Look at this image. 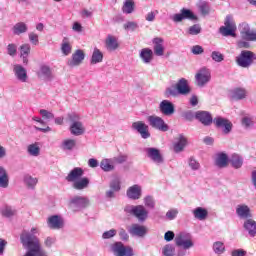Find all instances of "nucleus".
<instances>
[{"label": "nucleus", "instance_id": "nucleus-24", "mask_svg": "<svg viewBox=\"0 0 256 256\" xmlns=\"http://www.w3.org/2000/svg\"><path fill=\"white\" fill-rule=\"evenodd\" d=\"M83 173L81 167H76L68 173L65 179L68 183H74L83 177Z\"/></svg>", "mask_w": 256, "mask_h": 256}, {"label": "nucleus", "instance_id": "nucleus-61", "mask_svg": "<svg viewBox=\"0 0 256 256\" xmlns=\"http://www.w3.org/2000/svg\"><path fill=\"white\" fill-rule=\"evenodd\" d=\"M29 41L32 43V45H39V35H37L35 32H30L28 34Z\"/></svg>", "mask_w": 256, "mask_h": 256}, {"label": "nucleus", "instance_id": "nucleus-3", "mask_svg": "<svg viewBox=\"0 0 256 256\" xmlns=\"http://www.w3.org/2000/svg\"><path fill=\"white\" fill-rule=\"evenodd\" d=\"M256 61V54L251 50H242L236 57V63L238 67L243 69H249Z\"/></svg>", "mask_w": 256, "mask_h": 256}, {"label": "nucleus", "instance_id": "nucleus-6", "mask_svg": "<svg viewBox=\"0 0 256 256\" xmlns=\"http://www.w3.org/2000/svg\"><path fill=\"white\" fill-rule=\"evenodd\" d=\"M224 25L225 26H222L219 29L223 37H237V34H235L237 31V25L231 16H226Z\"/></svg>", "mask_w": 256, "mask_h": 256}, {"label": "nucleus", "instance_id": "nucleus-22", "mask_svg": "<svg viewBox=\"0 0 256 256\" xmlns=\"http://www.w3.org/2000/svg\"><path fill=\"white\" fill-rule=\"evenodd\" d=\"M47 225L49 229L59 230V229H63L64 221L61 216L53 215L47 219Z\"/></svg>", "mask_w": 256, "mask_h": 256}, {"label": "nucleus", "instance_id": "nucleus-10", "mask_svg": "<svg viewBox=\"0 0 256 256\" xmlns=\"http://www.w3.org/2000/svg\"><path fill=\"white\" fill-rule=\"evenodd\" d=\"M197 87H205L211 81V70L207 67H202L195 75Z\"/></svg>", "mask_w": 256, "mask_h": 256}, {"label": "nucleus", "instance_id": "nucleus-8", "mask_svg": "<svg viewBox=\"0 0 256 256\" xmlns=\"http://www.w3.org/2000/svg\"><path fill=\"white\" fill-rule=\"evenodd\" d=\"M144 153H146V157L150 159L152 163H155V165H163L165 162L161 150L155 147L144 148Z\"/></svg>", "mask_w": 256, "mask_h": 256}, {"label": "nucleus", "instance_id": "nucleus-64", "mask_svg": "<svg viewBox=\"0 0 256 256\" xmlns=\"http://www.w3.org/2000/svg\"><path fill=\"white\" fill-rule=\"evenodd\" d=\"M244 41H256V30H250L244 38Z\"/></svg>", "mask_w": 256, "mask_h": 256}, {"label": "nucleus", "instance_id": "nucleus-1", "mask_svg": "<svg viewBox=\"0 0 256 256\" xmlns=\"http://www.w3.org/2000/svg\"><path fill=\"white\" fill-rule=\"evenodd\" d=\"M39 233V229L32 228L29 232L24 231L20 240L25 249H28V252L24 256H47L45 250L41 249V244H39V239L35 235Z\"/></svg>", "mask_w": 256, "mask_h": 256}, {"label": "nucleus", "instance_id": "nucleus-16", "mask_svg": "<svg viewBox=\"0 0 256 256\" xmlns=\"http://www.w3.org/2000/svg\"><path fill=\"white\" fill-rule=\"evenodd\" d=\"M159 111L162 115L171 117V115H175V104L169 100H162L159 104Z\"/></svg>", "mask_w": 256, "mask_h": 256}, {"label": "nucleus", "instance_id": "nucleus-31", "mask_svg": "<svg viewBox=\"0 0 256 256\" xmlns=\"http://www.w3.org/2000/svg\"><path fill=\"white\" fill-rule=\"evenodd\" d=\"M140 59L145 63L146 65H149L151 61H153V50L150 48H144L140 51Z\"/></svg>", "mask_w": 256, "mask_h": 256}, {"label": "nucleus", "instance_id": "nucleus-35", "mask_svg": "<svg viewBox=\"0 0 256 256\" xmlns=\"http://www.w3.org/2000/svg\"><path fill=\"white\" fill-rule=\"evenodd\" d=\"M244 229L248 232L250 237H255L256 236V222L255 220L248 218L244 222Z\"/></svg>", "mask_w": 256, "mask_h": 256}, {"label": "nucleus", "instance_id": "nucleus-60", "mask_svg": "<svg viewBox=\"0 0 256 256\" xmlns=\"http://www.w3.org/2000/svg\"><path fill=\"white\" fill-rule=\"evenodd\" d=\"M115 235H117V230L110 229L108 231H105L102 234V239H113V237H115Z\"/></svg>", "mask_w": 256, "mask_h": 256}, {"label": "nucleus", "instance_id": "nucleus-62", "mask_svg": "<svg viewBox=\"0 0 256 256\" xmlns=\"http://www.w3.org/2000/svg\"><path fill=\"white\" fill-rule=\"evenodd\" d=\"M112 161L114 165L117 163L118 165H121L127 161V155H119L114 158H112Z\"/></svg>", "mask_w": 256, "mask_h": 256}, {"label": "nucleus", "instance_id": "nucleus-11", "mask_svg": "<svg viewBox=\"0 0 256 256\" xmlns=\"http://www.w3.org/2000/svg\"><path fill=\"white\" fill-rule=\"evenodd\" d=\"M147 121L150 127H152L153 129L162 131V133H166V131H169V125L165 123V120H163V118L157 115L148 116Z\"/></svg>", "mask_w": 256, "mask_h": 256}, {"label": "nucleus", "instance_id": "nucleus-28", "mask_svg": "<svg viewBox=\"0 0 256 256\" xmlns=\"http://www.w3.org/2000/svg\"><path fill=\"white\" fill-rule=\"evenodd\" d=\"M187 147V137L183 134H179L177 142L174 143V152L181 153Z\"/></svg>", "mask_w": 256, "mask_h": 256}, {"label": "nucleus", "instance_id": "nucleus-58", "mask_svg": "<svg viewBox=\"0 0 256 256\" xmlns=\"http://www.w3.org/2000/svg\"><path fill=\"white\" fill-rule=\"evenodd\" d=\"M211 59H213L216 63H221L225 59V56L219 51H213L211 53Z\"/></svg>", "mask_w": 256, "mask_h": 256}, {"label": "nucleus", "instance_id": "nucleus-40", "mask_svg": "<svg viewBox=\"0 0 256 256\" xmlns=\"http://www.w3.org/2000/svg\"><path fill=\"white\" fill-rule=\"evenodd\" d=\"M75 147H77V140L75 139L67 138L64 139L61 143V149L63 151H73Z\"/></svg>", "mask_w": 256, "mask_h": 256}, {"label": "nucleus", "instance_id": "nucleus-55", "mask_svg": "<svg viewBox=\"0 0 256 256\" xmlns=\"http://www.w3.org/2000/svg\"><path fill=\"white\" fill-rule=\"evenodd\" d=\"M143 201L145 207L148 209H155V198H153V196H145Z\"/></svg>", "mask_w": 256, "mask_h": 256}, {"label": "nucleus", "instance_id": "nucleus-15", "mask_svg": "<svg viewBox=\"0 0 256 256\" xmlns=\"http://www.w3.org/2000/svg\"><path fill=\"white\" fill-rule=\"evenodd\" d=\"M13 74L17 81L20 83H27V70L21 64H14L13 65Z\"/></svg>", "mask_w": 256, "mask_h": 256}, {"label": "nucleus", "instance_id": "nucleus-41", "mask_svg": "<svg viewBox=\"0 0 256 256\" xmlns=\"http://www.w3.org/2000/svg\"><path fill=\"white\" fill-rule=\"evenodd\" d=\"M97 63H103V52H101V50L98 48H94L90 59V64L97 65Z\"/></svg>", "mask_w": 256, "mask_h": 256}, {"label": "nucleus", "instance_id": "nucleus-32", "mask_svg": "<svg viewBox=\"0 0 256 256\" xmlns=\"http://www.w3.org/2000/svg\"><path fill=\"white\" fill-rule=\"evenodd\" d=\"M31 53V45L30 44H22L20 46V57L24 63V65H27L29 63V54Z\"/></svg>", "mask_w": 256, "mask_h": 256}, {"label": "nucleus", "instance_id": "nucleus-36", "mask_svg": "<svg viewBox=\"0 0 256 256\" xmlns=\"http://www.w3.org/2000/svg\"><path fill=\"white\" fill-rule=\"evenodd\" d=\"M105 43L108 51H116V49L119 48V42L117 41V38L113 35H108Z\"/></svg>", "mask_w": 256, "mask_h": 256}, {"label": "nucleus", "instance_id": "nucleus-44", "mask_svg": "<svg viewBox=\"0 0 256 256\" xmlns=\"http://www.w3.org/2000/svg\"><path fill=\"white\" fill-rule=\"evenodd\" d=\"M197 7L201 13V15H209V13H211V6H209V2H205V1H200L197 4Z\"/></svg>", "mask_w": 256, "mask_h": 256}, {"label": "nucleus", "instance_id": "nucleus-50", "mask_svg": "<svg viewBox=\"0 0 256 256\" xmlns=\"http://www.w3.org/2000/svg\"><path fill=\"white\" fill-rule=\"evenodd\" d=\"M109 189H112L116 193H119L121 191V179L114 178L109 183Z\"/></svg>", "mask_w": 256, "mask_h": 256}, {"label": "nucleus", "instance_id": "nucleus-42", "mask_svg": "<svg viewBox=\"0 0 256 256\" xmlns=\"http://www.w3.org/2000/svg\"><path fill=\"white\" fill-rule=\"evenodd\" d=\"M71 51H73V45H71V42L67 38H64L61 44V52L67 57L71 55Z\"/></svg>", "mask_w": 256, "mask_h": 256}, {"label": "nucleus", "instance_id": "nucleus-18", "mask_svg": "<svg viewBox=\"0 0 256 256\" xmlns=\"http://www.w3.org/2000/svg\"><path fill=\"white\" fill-rule=\"evenodd\" d=\"M236 215L239 219H246V221L253 217L251 208L246 204H238L236 206Z\"/></svg>", "mask_w": 256, "mask_h": 256}, {"label": "nucleus", "instance_id": "nucleus-30", "mask_svg": "<svg viewBox=\"0 0 256 256\" xmlns=\"http://www.w3.org/2000/svg\"><path fill=\"white\" fill-rule=\"evenodd\" d=\"M73 189H76V191H83V189H87L89 187V178L83 177L75 182H72Z\"/></svg>", "mask_w": 256, "mask_h": 256}, {"label": "nucleus", "instance_id": "nucleus-33", "mask_svg": "<svg viewBox=\"0 0 256 256\" xmlns=\"http://www.w3.org/2000/svg\"><path fill=\"white\" fill-rule=\"evenodd\" d=\"M39 75L45 80V81H53L54 75L53 70L49 66H41Z\"/></svg>", "mask_w": 256, "mask_h": 256}, {"label": "nucleus", "instance_id": "nucleus-21", "mask_svg": "<svg viewBox=\"0 0 256 256\" xmlns=\"http://www.w3.org/2000/svg\"><path fill=\"white\" fill-rule=\"evenodd\" d=\"M153 43V51L154 55L156 57H163L165 55V46H163V43H165V40L161 37H156L152 40Z\"/></svg>", "mask_w": 256, "mask_h": 256}, {"label": "nucleus", "instance_id": "nucleus-63", "mask_svg": "<svg viewBox=\"0 0 256 256\" xmlns=\"http://www.w3.org/2000/svg\"><path fill=\"white\" fill-rule=\"evenodd\" d=\"M138 27L139 25L136 22H127L124 24V29L128 31H135Z\"/></svg>", "mask_w": 256, "mask_h": 256}, {"label": "nucleus", "instance_id": "nucleus-52", "mask_svg": "<svg viewBox=\"0 0 256 256\" xmlns=\"http://www.w3.org/2000/svg\"><path fill=\"white\" fill-rule=\"evenodd\" d=\"M213 251L216 253V255H222V253H225V244L223 242H215L213 244Z\"/></svg>", "mask_w": 256, "mask_h": 256}, {"label": "nucleus", "instance_id": "nucleus-4", "mask_svg": "<svg viewBox=\"0 0 256 256\" xmlns=\"http://www.w3.org/2000/svg\"><path fill=\"white\" fill-rule=\"evenodd\" d=\"M68 207L73 213H79L89 207V199L83 196H73L68 202Z\"/></svg>", "mask_w": 256, "mask_h": 256}, {"label": "nucleus", "instance_id": "nucleus-12", "mask_svg": "<svg viewBox=\"0 0 256 256\" xmlns=\"http://www.w3.org/2000/svg\"><path fill=\"white\" fill-rule=\"evenodd\" d=\"M175 243L178 247H183V249H191V247L194 245L191 234L185 232H182L176 236Z\"/></svg>", "mask_w": 256, "mask_h": 256}, {"label": "nucleus", "instance_id": "nucleus-56", "mask_svg": "<svg viewBox=\"0 0 256 256\" xmlns=\"http://www.w3.org/2000/svg\"><path fill=\"white\" fill-rule=\"evenodd\" d=\"M188 35H199L201 33V25L194 24L190 26L187 30Z\"/></svg>", "mask_w": 256, "mask_h": 256}, {"label": "nucleus", "instance_id": "nucleus-37", "mask_svg": "<svg viewBox=\"0 0 256 256\" xmlns=\"http://www.w3.org/2000/svg\"><path fill=\"white\" fill-rule=\"evenodd\" d=\"M241 125L245 129H253L255 127V117L247 114L241 119Z\"/></svg>", "mask_w": 256, "mask_h": 256}, {"label": "nucleus", "instance_id": "nucleus-20", "mask_svg": "<svg viewBox=\"0 0 256 256\" xmlns=\"http://www.w3.org/2000/svg\"><path fill=\"white\" fill-rule=\"evenodd\" d=\"M128 233H130L132 237H145L147 235V227L141 224H132L128 228Z\"/></svg>", "mask_w": 256, "mask_h": 256}, {"label": "nucleus", "instance_id": "nucleus-23", "mask_svg": "<svg viewBox=\"0 0 256 256\" xmlns=\"http://www.w3.org/2000/svg\"><path fill=\"white\" fill-rule=\"evenodd\" d=\"M195 118L202 123L205 127H209L213 123V116L207 111H198L195 114Z\"/></svg>", "mask_w": 256, "mask_h": 256}, {"label": "nucleus", "instance_id": "nucleus-57", "mask_svg": "<svg viewBox=\"0 0 256 256\" xmlns=\"http://www.w3.org/2000/svg\"><path fill=\"white\" fill-rule=\"evenodd\" d=\"M3 217H13L15 215V210L11 206H6L1 209Z\"/></svg>", "mask_w": 256, "mask_h": 256}, {"label": "nucleus", "instance_id": "nucleus-27", "mask_svg": "<svg viewBox=\"0 0 256 256\" xmlns=\"http://www.w3.org/2000/svg\"><path fill=\"white\" fill-rule=\"evenodd\" d=\"M247 97V90L245 88H235L230 92V98L232 101H241Z\"/></svg>", "mask_w": 256, "mask_h": 256}, {"label": "nucleus", "instance_id": "nucleus-43", "mask_svg": "<svg viewBox=\"0 0 256 256\" xmlns=\"http://www.w3.org/2000/svg\"><path fill=\"white\" fill-rule=\"evenodd\" d=\"M27 153L31 155V157H39L41 153V148L38 143L30 144L27 147Z\"/></svg>", "mask_w": 256, "mask_h": 256}, {"label": "nucleus", "instance_id": "nucleus-34", "mask_svg": "<svg viewBox=\"0 0 256 256\" xmlns=\"http://www.w3.org/2000/svg\"><path fill=\"white\" fill-rule=\"evenodd\" d=\"M229 163V157L225 153H219L216 155L215 164L220 169L227 167Z\"/></svg>", "mask_w": 256, "mask_h": 256}, {"label": "nucleus", "instance_id": "nucleus-25", "mask_svg": "<svg viewBox=\"0 0 256 256\" xmlns=\"http://www.w3.org/2000/svg\"><path fill=\"white\" fill-rule=\"evenodd\" d=\"M176 89L178 90L179 95H189L191 93V88L187 83V79L181 78L177 84Z\"/></svg>", "mask_w": 256, "mask_h": 256}, {"label": "nucleus", "instance_id": "nucleus-7", "mask_svg": "<svg viewBox=\"0 0 256 256\" xmlns=\"http://www.w3.org/2000/svg\"><path fill=\"white\" fill-rule=\"evenodd\" d=\"M170 19L173 23H181L182 21H185V19L188 21H197V15L187 8H182L180 13L170 16Z\"/></svg>", "mask_w": 256, "mask_h": 256}, {"label": "nucleus", "instance_id": "nucleus-38", "mask_svg": "<svg viewBox=\"0 0 256 256\" xmlns=\"http://www.w3.org/2000/svg\"><path fill=\"white\" fill-rule=\"evenodd\" d=\"M27 31H29V27L25 22H17L12 28L14 35H23V33H27Z\"/></svg>", "mask_w": 256, "mask_h": 256}, {"label": "nucleus", "instance_id": "nucleus-2", "mask_svg": "<svg viewBox=\"0 0 256 256\" xmlns=\"http://www.w3.org/2000/svg\"><path fill=\"white\" fill-rule=\"evenodd\" d=\"M125 213H128L129 215H133L140 221V223H144V221H147L149 219V211L147 208H145L144 205H126L124 207Z\"/></svg>", "mask_w": 256, "mask_h": 256}, {"label": "nucleus", "instance_id": "nucleus-29", "mask_svg": "<svg viewBox=\"0 0 256 256\" xmlns=\"http://www.w3.org/2000/svg\"><path fill=\"white\" fill-rule=\"evenodd\" d=\"M9 187V173L5 167L0 166V189H7Z\"/></svg>", "mask_w": 256, "mask_h": 256}, {"label": "nucleus", "instance_id": "nucleus-51", "mask_svg": "<svg viewBox=\"0 0 256 256\" xmlns=\"http://www.w3.org/2000/svg\"><path fill=\"white\" fill-rule=\"evenodd\" d=\"M39 114L41 115L42 119H44V121H53V119H55V114L45 109H40Z\"/></svg>", "mask_w": 256, "mask_h": 256}, {"label": "nucleus", "instance_id": "nucleus-19", "mask_svg": "<svg viewBox=\"0 0 256 256\" xmlns=\"http://www.w3.org/2000/svg\"><path fill=\"white\" fill-rule=\"evenodd\" d=\"M132 129L138 131L142 139H149V137H151V133H149V126H147L143 121L134 122L132 124Z\"/></svg>", "mask_w": 256, "mask_h": 256}, {"label": "nucleus", "instance_id": "nucleus-49", "mask_svg": "<svg viewBox=\"0 0 256 256\" xmlns=\"http://www.w3.org/2000/svg\"><path fill=\"white\" fill-rule=\"evenodd\" d=\"M162 255L163 256H175V245H173V244H166L162 248Z\"/></svg>", "mask_w": 256, "mask_h": 256}, {"label": "nucleus", "instance_id": "nucleus-26", "mask_svg": "<svg viewBox=\"0 0 256 256\" xmlns=\"http://www.w3.org/2000/svg\"><path fill=\"white\" fill-rule=\"evenodd\" d=\"M192 215L195 219H198V221H205V219L209 217V211L203 207H196L194 210H192Z\"/></svg>", "mask_w": 256, "mask_h": 256}, {"label": "nucleus", "instance_id": "nucleus-39", "mask_svg": "<svg viewBox=\"0 0 256 256\" xmlns=\"http://www.w3.org/2000/svg\"><path fill=\"white\" fill-rule=\"evenodd\" d=\"M100 167L106 173H109L111 171H115V163L113 162V158H111V159H108V158L103 159L100 162Z\"/></svg>", "mask_w": 256, "mask_h": 256}, {"label": "nucleus", "instance_id": "nucleus-48", "mask_svg": "<svg viewBox=\"0 0 256 256\" xmlns=\"http://www.w3.org/2000/svg\"><path fill=\"white\" fill-rule=\"evenodd\" d=\"M240 35L242 39L246 38L251 32V26L248 23L244 22L239 25Z\"/></svg>", "mask_w": 256, "mask_h": 256}, {"label": "nucleus", "instance_id": "nucleus-13", "mask_svg": "<svg viewBox=\"0 0 256 256\" xmlns=\"http://www.w3.org/2000/svg\"><path fill=\"white\" fill-rule=\"evenodd\" d=\"M214 124L219 129H222V133H224V135H229V133H231V131L233 129V123H231V121H229L223 117L215 118Z\"/></svg>", "mask_w": 256, "mask_h": 256}, {"label": "nucleus", "instance_id": "nucleus-46", "mask_svg": "<svg viewBox=\"0 0 256 256\" xmlns=\"http://www.w3.org/2000/svg\"><path fill=\"white\" fill-rule=\"evenodd\" d=\"M24 183L29 189H35V186L37 185V183H39V180L32 177L31 175H26L24 177Z\"/></svg>", "mask_w": 256, "mask_h": 256}, {"label": "nucleus", "instance_id": "nucleus-9", "mask_svg": "<svg viewBox=\"0 0 256 256\" xmlns=\"http://www.w3.org/2000/svg\"><path fill=\"white\" fill-rule=\"evenodd\" d=\"M68 118L72 122L70 126L71 134L75 135L76 137L83 135L85 133V127H83V123L79 122V115L69 114Z\"/></svg>", "mask_w": 256, "mask_h": 256}, {"label": "nucleus", "instance_id": "nucleus-47", "mask_svg": "<svg viewBox=\"0 0 256 256\" xmlns=\"http://www.w3.org/2000/svg\"><path fill=\"white\" fill-rule=\"evenodd\" d=\"M230 163L234 169H241V167H243V158L239 155H233L230 159Z\"/></svg>", "mask_w": 256, "mask_h": 256}, {"label": "nucleus", "instance_id": "nucleus-14", "mask_svg": "<svg viewBox=\"0 0 256 256\" xmlns=\"http://www.w3.org/2000/svg\"><path fill=\"white\" fill-rule=\"evenodd\" d=\"M83 61H85V52L78 49L72 54L71 59L67 61V65L68 67H79Z\"/></svg>", "mask_w": 256, "mask_h": 256}, {"label": "nucleus", "instance_id": "nucleus-17", "mask_svg": "<svg viewBox=\"0 0 256 256\" xmlns=\"http://www.w3.org/2000/svg\"><path fill=\"white\" fill-rule=\"evenodd\" d=\"M126 195L128 199H131L132 201H137L141 199V196L143 195V189L140 185L134 184L127 189Z\"/></svg>", "mask_w": 256, "mask_h": 256}, {"label": "nucleus", "instance_id": "nucleus-53", "mask_svg": "<svg viewBox=\"0 0 256 256\" xmlns=\"http://www.w3.org/2000/svg\"><path fill=\"white\" fill-rule=\"evenodd\" d=\"M188 165L192 171H199V169H201V164L197 159H195V157H190L188 159Z\"/></svg>", "mask_w": 256, "mask_h": 256}, {"label": "nucleus", "instance_id": "nucleus-54", "mask_svg": "<svg viewBox=\"0 0 256 256\" xmlns=\"http://www.w3.org/2000/svg\"><path fill=\"white\" fill-rule=\"evenodd\" d=\"M164 95H165V97H177L179 95L177 86H171V87L166 88Z\"/></svg>", "mask_w": 256, "mask_h": 256}, {"label": "nucleus", "instance_id": "nucleus-45", "mask_svg": "<svg viewBox=\"0 0 256 256\" xmlns=\"http://www.w3.org/2000/svg\"><path fill=\"white\" fill-rule=\"evenodd\" d=\"M122 11L123 13H126V15L133 13V11H135V2H133V0H126L122 7Z\"/></svg>", "mask_w": 256, "mask_h": 256}, {"label": "nucleus", "instance_id": "nucleus-5", "mask_svg": "<svg viewBox=\"0 0 256 256\" xmlns=\"http://www.w3.org/2000/svg\"><path fill=\"white\" fill-rule=\"evenodd\" d=\"M110 251L114 256H135L133 247L126 246L123 242H115L110 245Z\"/></svg>", "mask_w": 256, "mask_h": 256}, {"label": "nucleus", "instance_id": "nucleus-59", "mask_svg": "<svg viewBox=\"0 0 256 256\" xmlns=\"http://www.w3.org/2000/svg\"><path fill=\"white\" fill-rule=\"evenodd\" d=\"M7 53L10 57H15L17 55V45L16 44H8Z\"/></svg>", "mask_w": 256, "mask_h": 256}]
</instances>
